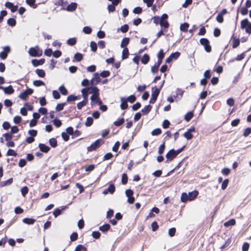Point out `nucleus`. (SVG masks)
<instances>
[{
	"mask_svg": "<svg viewBox=\"0 0 251 251\" xmlns=\"http://www.w3.org/2000/svg\"><path fill=\"white\" fill-rule=\"evenodd\" d=\"M125 121V120L124 118H119L114 122L113 124L115 126L118 127L123 125Z\"/></svg>",
	"mask_w": 251,
	"mask_h": 251,
	"instance_id": "a19ab883",
	"label": "nucleus"
},
{
	"mask_svg": "<svg viewBox=\"0 0 251 251\" xmlns=\"http://www.w3.org/2000/svg\"><path fill=\"white\" fill-rule=\"evenodd\" d=\"M141 63L144 65L147 64L150 60V56L148 53H145L143 56L141 57Z\"/></svg>",
	"mask_w": 251,
	"mask_h": 251,
	"instance_id": "b1692460",
	"label": "nucleus"
},
{
	"mask_svg": "<svg viewBox=\"0 0 251 251\" xmlns=\"http://www.w3.org/2000/svg\"><path fill=\"white\" fill-rule=\"evenodd\" d=\"M52 122L53 123V125L57 128L60 127L62 125L61 120L57 117L54 118L52 121Z\"/></svg>",
	"mask_w": 251,
	"mask_h": 251,
	"instance_id": "ea45409f",
	"label": "nucleus"
},
{
	"mask_svg": "<svg viewBox=\"0 0 251 251\" xmlns=\"http://www.w3.org/2000/svg\"><path fill=\"white\" fill-rule=\"evenodd\" d=\"M13 182V178L12 177L9 178L6 180L0 182V187H4L5 186L11 184Z\"/></svg>",
	"mask_w": 251,
	"mask_h": 251,
	"instance_id": "7c9ffc66",
	"label": "nucleus"
},
{
	"mask_svg": "<svg viewBox=\"0 0 251 251\" xmlns=\"http://www.w3.org/2000/svg\"><path fill=\"white\" fill-rule=\"evenodd\" d=\"M14 17L9 18L7 20V25L11 26L13 27L16 25V16H14Z\"/></svg>",
	"mask_w": 251,
	"mask_h": 251,
	"instance_id": "c756f323",
	"label": "nucleus"
},
{
	"mask_svg": "<svg viewBox=\"0 0 251 251\" xmlns=\"http://www.w3.org/2000/svg\"><path fill=\"white\" fill-rule=\"evenodd\" d=\"M90 47L91 50L93 52H96L98 49V44L94 41H91L90 43Z\"/></svg>",
	"mask_w": 251,
	"mask_h": 251,
	"instance_id": "c03bdc74",
	"label": "nucleus"
},
{
	"mask_svg": "<svg viewBox=\"0 0 251 251\" xmlns=\"http://www.w3.org/2000/svg\"><path fill=\"white\" fill-rule=\"evenodd\" d=\"M123 51H122V54L121 56V58L122 60H125L127 59L128 57L129 53L128 49L127 47H125L124 48H123Z\"/></svg>",
	"mask_w": 251,
	"mask_h": 251,
	"instance_id": "cd10ccee",
	"label": "nucleus"
},
{
	"mask_svg": "<svg viewBox=\"0 0 251 251\" xmlns=\"http://www.w3.org/2000/svg\"><path fill=\"white\" fill-rule=\"evenodd\" d=\"M110 72L108 70H104L99 73V75L102 78H106L110 75Z\"/></svg>",
	"mask_w": 251,
	"mask_h": 251,
	"instance_id": "603ef678",
	"label": "nucleus"
},
{
	"mask_svg": "<svg viewBox=\"0 0 251 251\" xmlns=\"http://www.w3.org/2000/svg\"><path fill=\"white\" fill-rule=\"evenodd\" d=\"M36 75L41 78H44L46 76V72L45 70L41 69H37L35 70Z\"/></svg>",
	"mask_w": 251,
	"mask_h": 251,
	"instance_id": "473e14b6",
	"label": "nucleus"
},
{
	"mask_svg": "<svg viewBox=\"0 0 251 251\" xmlns=\"http://www.w3.org/2000/svg\"><path fill=\"white\" fill-rule=\"evenodd\" d=\"M17 153L14 150L9 149L8 150L6 155L7 156H12L14 157H16L17 156Z\"/></svg>",
	"mask_w": 251,
	"mask_h": 251,
	"instance_id": "4d7b16f0",
	"label": "nucleus"
},
{
	"mask_svg": "<svg viewBox=\"0 0 251 251\" xmlns=\"http://www.w3.org/2000/svg\"><path fill=\"white\" fill-rule=\"evenodd\" d=\"M38 148L42 152L47 153L50 150V148L44 143H39Z\"/></svg>",
	"mask_w": 251,
	"mask_h": 251,
	"instance_id": "a211bd4d",
	"label": "nucleus"
},
{
	"mask_svg": "<svg viewBox=\"0 0 251 251\" xmlns=\"http://www.w3.org/2000/svg\"><path fill=\"white\" fill-rule=\"evenodd\" d=\"M162 130L160 128H156L154 129L151 132L152 136H158L161 134Z\"/></svg>",
	"mask_w": 251,
	"mask_h": 251,
	"instance_id": "13d9d810",
	"label": "nucleus"
},
{
	"mask_svg": "<svg viewBox=\"0 0 251 251\" xmlns=\"http://www.w3.org/2000/svg\"><path fill=\"white\" fill-rule=\"evenodd\" d=\"M74 251H87V249L83 245L79 244L75 247Z\"/></svg>",
	"mask_w": 251,
	"mask_h": 251,
	"instance_id": "864d4df0",
	"label": "nucleus"
},
{
	"mask_svg": "<svg viewBox=\"0 0 251 251\" xmlns=\"http://www.w3.org/2000/svg\"><path fill=\"white\" fill-rule=\"evenodd\" d=\"M183 136L187 140H191L194 136L193 134L191 133L188 132L187 131H185L183 134Z\"/></svg>",
	"mask_w": 251,
	"mask_h": 251,
	"instance_id": "69168bd1",
	"label": "nucleus"
},
{
	"mask_svg": "<svg viewBox=\"0 0 251 251\" xmlns=\"http://www.w3.org/2000/svg\"><path fill=\"white\" fill-rule=\"evenodd\" d=\"M129 29V25L126 24H124V25H122L120 28H118L117 29V32H119V31H121L122 32V33H126V32L128 31Z\"/></svg>",
	"mask_w": 251,
	"mask_h": 251,
	"instance_id": "f704fd0d",
	"label": "nucleus"
},
{
	"mask_svg": "<svg viewBox=\"0 0 251 251\" xmlns=\"http://www.w3.org/2000/svg\"><path fill=\"white\" fill-rule=\"evenodd\" d=\"M194 116V112L193 111H188L185 115H184V120L188 122H189L193 118Z\"/></svg>",
	"mask_w": 251,
	"mask_h": 251,
	"instance_id": "e433bc0d",
	"label": "nucleus"
},
{
	"mask_svg": "<svg viewBox=\"0 0 251 251\" xmlns=\"http://www.w3.org/2000/svg\"><path fill=\"white\" fill-rule=\"evenodd\" d=\"M121 104L120 108L122 110H126L128 107V105L126 100V97H121Z\"/></svg>",
	"mask_w": 251,
	"mask_h": 251,
	"instance_id": "aec40b11",
	"label": "nucleus"
},
{
	"mask_svg": "<svg viewBox=\"0 0 251 251\" xmlns=\"http://www.w3.org/2000/svg\"><path fill=\"white\" fill-rule=\"evenodd\" d=\"M33 85L36 87L45 86V83L41 80H35L33 82Z\"/></svg>",
	"mask_w": 251,
	"mask_h": 251,
	"instance_id": "8fccbe9b",
	"label": "nucleus"
},
{
	"mask_svg": "<svg viewBox=\"0 0 251 251\" xmlns=\"http://www.w3.org/2000/svg\"><path fill=\"white\" fill-rule=\"evenodd\" d=\"M77 6L78 4L76 2H71L70 4H68L67 6H65V7H63L61 9L66 10L68 12H73L76 10Z\"/></svg>",
	"mask_w": 251,
	"mask_h": 251,
	"instance_id": "0eeeda50",
	"label": "nucleus"
},
{
	"mask_svg": "<svg viewBox=\"0 0 251 251\" xmlns=\"http://www.w3.org/2000/svg\"><path fill=\"white\" fill-rule=\"evenodd\" d=\"M67 4V1H64V0H56L54 2V4L56 6H61V8L65 7Z\"/></svg>",
	"mask_w": 251,
	"mask_h": 251,
	"instance_id": "58836bf2",
	"label": "nucleus"
},
{
	"mask_svg": "<svg viewBox=\"0 0 251 251\" xmlns=\"http://www.w3.org/2000/svg\"><path fill=\"white\" fill-rule=\"evenodd\" d=\"M29 56L31 57H39L43 54L42 50L37 45L35 47H30L28 51Z\"/></svg>",
	"mask_w": 251,
	"mask_h": 251,
	"instance_id": "f257e3e1",
	"label": "nucleus"
},
{
	"mask_svg": "<svg viewBox=\"0 0 251 251\" xmlns=\"http://www.w3.org/2000/svg\"><path fill=\"white\" fill-rule=\"evenodd\" d=\"M150 104L151 103L147 105H145V107L141 109L140 112L142 115H147L151 111L152 107L151 105H150Z\"/></svg>",
	"mask_w": 251,
	"mask_h": 251,
	"instance_id": "6ab92c4d",
	"label": "nucleus"
},
{
	"mask_svg": "<svg viewBox=\"0 0 251 251\" xmlns=\"http://www.w3.org/2000/svg\"><path fill=\"white\" fill-rule=\"evenodd\" d=\"M229 179L228 178H226L224 180V181L222 182V185H221V189L223 190L226 189L228 183H229Z\"/></svg>",
	"mask_w": 251,
	"mask_h": 251,
	"instance_id": "052dcab7",
	"label": "nucleus"
},
{
	"mask_svg": "<svg viewBox=\"0 0 251 251\" xmlns=\"http://www.w3.org/2000/svg\"><path fill=\"white\" fill-rule=\"evenodd\" d=\"M200 43L204 47V50L209 53L212 50V48L210 44L209 40L206 38H201L200 40Z\"/></svg>",
	"mask_w": 251,
	"mask_h": 251,
	"instance_id": "20e7f679",
	"label": "nucleus"
},
{
	"mask_svg": "<svg viewBox=\"0 0 251 251\" xmlns=\"http://www.w3.org/2000/svg\"><path fill=\"white\" fill-rule=\"evenodd\" d=\"M126 100L130 102V103H134L136 100V97L134 94L131 95L128 97H126Z\"/></svg>",
	"mask_w": 251,
	"mask_h": 251,
	"instance_id": "3c124183",
	"label": "nucleus"
},
{
	"mask_svg": "<svg viewBox=\"0 0 251 251\" xmlns=\"http://www.w3.org/2000/svg\"><path fill=\"white\" fill-rule=\"evenodd\" d=\"M250 134H251V127H248L244 130L243 135L245 137H247L249 136Z\"/></svg>",
	"mask_w": 251,
	"mask_h": 251,
	"instance_id": "0e129e2a",
	"label": "nucleus"
},
{
	"mask_svg": "<svg viewBox=\"0 0 251 251\" xmlns=\"http://www.w3.org/2000/svg\"><path fill=\"white\" fill-rule=\"evenodd\" d=\"M227 13L226 8L223 9L220 12L218 13L216 17V21L219 23H223L224 22V15Z\"/></svg>",
	"mask_w": 251,
	"mask_h": 251,
	"instance_id": "9b49d317",
	"label": "nucleus"
},
{
	"mask_svg": "<svg viewBox=\"0 0 251 251\" xmlns=\"http://www.w3.org/2000/svg\"><path fill=\"white\" fill-rule=\"evenodd\" d=\"M58 90L60 94L64 96L67 95L69 93L68 90L63 84L59 87Z\"/></svg>",
	"mask_w": 251,
	"mask_h": 251,
	"instance_id": "c9c22d12",
	"label": "nucleus"
},
{
	"mask_svg": "<svg viewBox=\"0 0 251 251\" xmlns=\"http://www.w3.org/2000/svg\"><path fill=\"white\" fill-rule=\"evenodd\" d=\"M35 2L36 0H25L26 3L33 9H36L40 4L39 3L37 4Z\"/></svg>",
	"mask_w": 251,
	"mask_h": 251,
	"instance_id": "c85d7f7f",
	"label": "nucleus"
},
{
	"mask_svg": "<svg viewBox=\"0 0 251 251\" xmlns=\"http://www.w3.org/2000/svg\"><path fill=\"white\" fill-rule=\"evenodd\" d=\"M36 222V220L33 218H25L23 219V222L28 225H33Z\"/></svg>",
	"mask_w": 251,
	"mask_h": 251,
	"instance_id": "bb28decb",
	"label": "nucleus"
},
{
	"mask_svg": "<svg viewBox=\"0 0 251 251\" xmlns=\"http://www.w3.org/2000/svg\"><path fill=\"white\" fill-rule=\"evenodd\" d=\"M160 91L158 89H156V86L151 88V98L149 100V103L154 104L159 95Z\"/></svg>",
	"mask_w": 251,
	"mask_h": 251,
	"instance_id": "39448f33",
	"label": "nucleus"
},
{
	"mask_svg": "<svg viewBox=\"0 0 251 251\" xmlns=\"http://www.w3.org/2000/svg\"><path fill=\"white\" fill-rule=\"evenodd\" d=\"M28 188L26 186L22 187L21 188V192L23 196L25 197L28 192Z\"/></svg>",
	"mask_w": 251,
	"mask_h": 251,
	"instance_id": "680f3d73",
	"label": "nucleus"
},
{
	"mask_svg": "<svg viewBox=\"0 0 251 251\" xmlns=\"http://www.w3.org/2000/svg\"><path fill=\"white\" fill-rule=\"evenodd\" d=\"M83 32L86 34H90L92 33V29L89 26H85L82 29Z\"/></svg>",
	"mask_w": 251,
	"mask_h": 251,
	"instance_id": "bf43d9fd",
	"label": "nucleus"
},
{
	"mask_svg": "<svg viewBox=\"0 0 251 251\" xmlns=\"http://www.w3.org/2000/svg\"><path fill=\"white\" fill-rule=\"evenodd\" d=\"M49 143L50 147L53 148H55L58 146L56 139L53 137L49 139Z\"/></svg>",
	"mask_w": 251,
	"mask_h": 251,
	"instance_id": "4c0bfd02",
	"label": "nucleus"
},
{
	"mask_svg": "<svg viewBox=\"0 0 251 251\" xmlns=\"http://www.w3.org/2000/svg\"><path fill=\"white\" fill-rule=\"evenodd\" d=\"M11 51V48L9 46H5L3 47L2 51L0 52V58L2 60L5 59L8 56V54Z\"/></svg>",
	"mask_w": 251,
	"mask_h": 251,
	"instance_id": "1a4fd4ad",
	"label": "nucleus"
},
{
	"mask_svg": "<svg viewBox=\"0 0 251 251\" xmlns=\"http://www.w3.org/2000/svg\"><path fill=\"white\" fill-rule=\"evenodd\" d=\"M13 133L10 131L3 133L2 136L4 137L5 141H8L9 139L11 140L13 138Z\"/></svg>",
	"mask_w": 251,
	"mask_h": 251,
	"instance_id": "5fc2aeb1",
	"label": "nucleus"
},
{
	"mask_svg": "<svg viewBox=\"0 0 251 251\" xmlns=\"http://www.w3.org/2000/svg\"><path fill=\"white\" fill-rule=\"evenodd\" d=\"M3 91L4 94L6 95H11L14 92V89L11 85H9L7 87H4Z\"/></svg>",
	"mask_w": 251,
	"mask_h": 251,
	"instance_id": "5701e85b",
	"label": "nucleus"
},
{
	"mask_svg": "<svg viewBox=\"0 0 251 251\" xmlns=\"http://www.w3.org/2000/svg\"><path fill=\"white\" fill-rule=\"evenodd\" d=\"M100 77L101 76H100V75H99V73L96 72L93 74V78L94 79L95 84L97 85L100 82L101 80Z\"/></svg>",
	"mask_w": 251,
	"mask_h": 251,
	"instance_id": "37998d69",
	"label": "nucleus"
},
{
	"mask_svg": "<svg viewBox=\"0 0 251 251\" xmlns=\"http://www.w3.org/2000/svg\"><path fill=\"white\" fill-rule=\"evenodd\" d=\"M180 55V53L179 51H176L171 53L169 57H168L165 60V63L170 64L173 61L174 59H177Z\"/></svg>",
	"mask_w": 251,
	"mask_h": 251,
	"instance_id": "6e6552de",
	"label": "nucleus"
},
{
	"mask_svg": "<svg viewBox=\"0 0 251 251\" xmlns=\"http://www.w3.org/2000/svg\"><path fill=\"white\" fill-rule=\"evenodd\" d=\"M240 27L242 29H245L247 33L251 34V22L247 18L241 21Z\"/></svg>",
	"mask_w": 251,
	"mask_h": 251,
	"instance_id": "f03ea898",
	"label": "nucleus"
},
{
	"mask_svg": "<svg viewBox=\"0 0 251 251\" xmlns=\"http://www.w3.org/2000/svg\"><path fill=\"white\" fill-rule=\"evenodd\" d=\"M211 71L210 70H207L203 73V77L206 79H208L211 77Z\"/></svg>",
	"mask_w": 251,
	"mask_h": 251,
	"instance_id": "774afa93",
	"label": "nucleus"
},
{
	"mask_svg": "<svg viewBox=\"0 0 251 251\" xmlns=\"http://www.w3.org/2000/svg\"><path fill=\"white\" fill-rule=\"evenodd\" d=\"M83 58V55L81 53L77 52H76L74 56V59L73 60V62H80Z\"/></svg>",
	"mask_w": 251,
	"mask_h": 251,
	"instance_id": "393cba45",
	"label": "nucleus"
},
{
	"mask_svg": "<svg viewBox=\"0 0 251 251\" xmlns=\"http://www.w3.org/2000/svg\"><path fill=\"white\" fill-rule=\"evenodd\" d=\"M94 122V119L92 117H88L86 118V120L85 122V126L86 127L91 126Z\"/></svg>",
	"mask_w": 251,
	"mask_h": 251,
	"instance_id": "49530a36",
	"label": "nucleus"
},
{
	"mask_svg": "<svg viewBox=\"0 0 251 251\" xmlns=\"http://www.w3.org/2000/svg\"><path fill=\"white\" fill-rule=\"evenodd\" d=\"M230 172H231L230 169H229V168H227V167L224 168L222 170V171H221L222 174L225 176H228L230 174Z\"/></svg>",
	"mask_w": 251,
	"mask_h": 251,
	"instance_id": "338daca9",
	"label": "nucleus"
},
{
	"mask_svg": "<svg viewBox=\"0 0 251 251\" xmlns=\"http://www.w3.org/2000/svg\"><path fill=\"white\" fill-rule=\"evenodd\" d=\"M66 105V102L58 103L55 107L56 111L60 112V111H62Z\"/></svg>",
	"mask_w": 251,
	"mask_h": 251,
	"instance_id": "de8ad7c7",
	"label": "nucleus"
},
{
	"mask_svg": "<svg viewBox=\"0 0 251 251\" xmlns=\"http://www.w3.org/2000/svg\"><path fill=\"white\" fill-rule=\"evenodd\" d=\"M128 181V176L126 173H123L122 175L121 183L125 185L127 184Z\"/></svg>",
	"mask_w": 251,
	"mask_h": 251,
	"instance_id": "6e6d98bb",
	"label": "nucleus"
},
{
	"mask_svg": "<svg viewBox=\"0 0 251 251\" xmlns=\"http://www.w3.org/2000/svg\"><path fill=\"white\" fill-rule=\"evenodd\" d=\"M236 224V220L233 219H230L224 224V226L226 227L234 226Z\"/></svg>",
	"mask_w": 251,
	"mask_h": 251,
	"instance_id": "2f4dec72",
	"label": "nucleus"
},
{
	"mask_svg": "<svg viewBox=\"0 0 251 251\" xmlns=\"http://www.w3.org/2000/svg\"><path fill=\"white\" fill-rule=\"evenodd\" d=\"M103 143L104 141L102 139H98L93 142L90 146L87 147V151L88 152H91L96 151Z\"/></svg>",
	"mask_w": 251,
	"mask_h": 251,
	"instance_id": "7ed1b4c3",
	"label": "nucleus"
},
{
	"mask_svg": "<svg viewBox=\"0 0 251 251\" xmlns=\"http://www.w3.org/2000/svg\"><path fill=\"white\" fill-rule=\"evenodd\" d=\"M4 5L6 8L10 9L12 13H14L18 9V5H14L13 3L8 1L5 3Z\"/></svg>",
	"mask_w": 251,
	"mask_h": 251,
	"instance_id": "4468645a",
	"label": "nucleus"
},
{
	"mask_svg": "<svg viewBox=\"0 0 251 251\" xmlns=\"http://www.w3.org/2000/svg\"><path fill=\"white\" fill-rule=\"evenodd\" d=\"M189 196H188V194L186 192H183L180 197L181 201L182 202H186L189 201Z\"/></svg>",
	"mask_w": 251,
	"mask_h": 251,
	"instance_id": "79ce46f5",
	"label": "nucleus"
},
{
	"mask_svg": "<svg viewBox=\"0 0 251 251\" xmlns=\"http://www.w3.org/2000/svg\"><path fill=\"white\" fill-rule=\"evenodd\" d=\"M165 56V52L163 49H160L157 54V61L155 62L156 65L159 66L162 62Z\"/></svg>",
	"mask_w": 251,
	"mask_h": 251,
	"instance_id": "ddd939ff",
	"label": "nucleus"
},
{
	"mask_svg": "<svg viewBox=\"0 0 251 251\" xmlns=\"http://www.w3.org/2000/svg\"><path fill=\"white\" fill-rule=\"evenodd\" d=\"M165 141H163V143L160 145L158 149V153L159 154H162L165 150Z\"/></svg>",
	"mask_w": 251,
	"mask_h": 251,
	"instance_id": "09e8293b",
	"label": "nucleus"
},
{
	"mask_svg": "<svg viewBox=\"0 0 251 251\" xmlns=\"http://www.w3.org/2000/svg\"><path fill=\"white\" fill-rule=\"evenodd\" d=\"M152 231L154 232L157 231L159 228V226L156 221L153 222L151 224Z\"/></svg>",
	"mask_w": 251,
	"mask_h": 251,
	"instance_id": "e2e57ef3",
	"label": "nucleus"
},
{
	"mask_svg": "<svg viewBox=\"0 0 251 251\" xmlns=\"http://www.w3.org/2000/svg\"><path fill=\"white\" fill-rule=\"evenodd\" d=\"M188 196H189V201H192L197 198L199 195V192L197 190H195L191 192H189L188 194Z\"/></svg>",
	"mask_w": 251,
	"mask_h": 251,
	"instance_id": "4be33fe9",
	"label": "nucleus"
},
{
	"mask_svg": "<svg viewBox=\"0 0 251 251\" xmlns=\"http://www.w3.org/2000/svg\"><path fill=\"white\" fill-rule=\"evenodd\" d=\"M46 61L45 58H41L40 59H33L31 61V63L34 67H37L43 65Z\"/></svg>",
	"mask_w": 251,
	"mask_h": 251,
	"instance_id": "2eb2a0df",
	"label": "nucleus"
},
{
	"mask_svg": "<svg viewBox=\"0 0 251 251\" xmlns=\"http://www.w3.org/2000/svg\"><path fill=\"white\" fill-rule=\"evenodd\" d=\"M177 156V154L176 153V150L174 149H170L166 154V160L165 162L167 163L168 162L173 161Z\"/></svg>",
	"mask_w": 251,
	"mask_h": 251,
	"instance_id": "423d86ee",
	"label": "nucleus"
},
{
	"mask_svg": "<svg viewBox=\"0 0 251 251\" xmlns=\"http://www.w3.org/2000/svg\"><path fill=\"white\" fill-rule=\"evenodd\" d=\"M130 42V38L129 37H124L122 40V41L120 44V47L121 48H124L125 47H127V46L129 44Z\"/></svg>",
	"mask_w": 251,
	"mask_h": 251,
	"instance_id": "a878e982",
	"label": "nucleus"
},
{
	"mask_svg": "<svg viewBox=\"0 0 251 251\" xmlns=\"http://www.w3.org/2000/svg\"><path fill=\"white\" fill-rule=\"evenodd\" d=\"M68 207V205H66L56 208L54 209L52 214L55 218H57L58 216L60 215L64 211L67 209Z\"/></svg>",
	"mask_w": 251,
	"mask_h": 251,
	"instance_id": "9d476101",
	"label": "nucleus"
},
{
	"mask_svg": "<svg viewBox=\"0 0 251 251\" xmlns=\"http://www.w3.org/2000/svg\"><path fill=\"white\" fill-rule=\"evenodd\" d=\"M189 26V24L187 22H184L181 24L180 25V30L182 32H186L188 31V28Z\"/></svg>",
	"mask_w": 251,
	"mask_h": 251,
	"instance_id": "72a5a7b5",
	"label": "nucleus"
},
{
	"mask_svg": "<svg viewBox=\"0 0 251 251\" xmlns=\"http://www.w3.org/2000/svg\"><path fill=\"white\" fill-rule=\"evenodd\" d=\"M77 42V39L75 37H72L68 39L67 40V44L70 46H74Z\"/></svg>",
	"mask_w": 251,
	"mask_h": 251,
	"instance_id": "a18cd8bd",
	"label": "nucleus"
},
{
	"mask_svg": "<svg viewBox=\"0 0 251 251\" xmlns=\"http://www.w3.org/2000/svg\"><path fill=\"white\" fill-rule=\"evenodd\" d=\"M88 92L89 94L95 95V97L97 99L100 97V89L97 86H92L91 90Z\"/></svg>",
	"mask_w": 251,
	"mask_h": 251,
	"instance_id": "f3484780",
	"label": "nucleus"
},
{
	"mask_svg": "<svg viewBox=\"0 0 251 251\" xmlns=\"http://www.w3.org/2000/svg\"><path fill=\"white\" fill-rule=\"evenodd\" d=\"M230 40H232V48L233 49L237 48L239 46L240 44V40L239 38H237L235 37L234 33L232 35Z\"/></svg>",
	"mask_w": 251,
	"mask_h": 251,
	"instance_id": "dca6fc26",
	"label": "nucleus"
},
{
	"mask_svg": "<svg viewBox=\"0 0 251 251\" xmlns=\"http://www.w3.org/2000/svg\"><path fill=\"white\" fill-rule=\"evenodd\" d=\"M111 228L109 224L105 223L99 227V230L103 233H106Z\"/></svg>",
	"mask_w": 251,
	"mask_h": 251,
	"instance_id": "412c9836",
	"label": "nucleus"
},
{
	"mask_svg": "<svg viewBox=\"0 0 251 251\" xmlns=\"http://www.w3.org/2000/svg\"><path fill=\"white\" fill-rule=\"evenodd\" d=\"M116 190L115 186L113 183H111L109 185L108 187L103 190L102 194L104 195H107L108 194H113Z\"/></svg>",
	"mask_w": 251,
	"mask_h": 251,
	"instance_id": "f8f14e48",
	"label": "nucleus"
}]
</instances>
